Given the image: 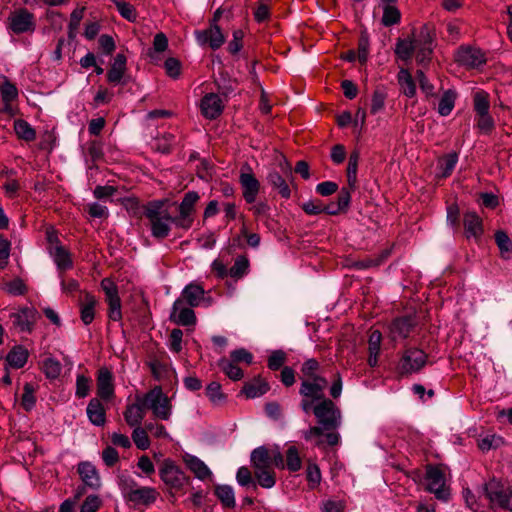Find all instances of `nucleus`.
Here are the masks:
<instances>
[{
	"instance_id": "obj_1",
	"label": "nucleus",
	"mask_w": 512,
	"mask_h": 512,
	"mask_svg": "<svg viewBox=\"0 0 512 512\" xmlns=\"http://www.w3.org/2000/svg\"><path fill=\"white\" fill-rule=\"evenodd\" d=\"M143 214L149 220L151 234L154 238L164 239L169 235L172 216L167 209H164L163 202H149L144 207Z\"/></svg>"
},
{
	"instance_id": "obj_2",
	"label": "nucleus",
	"mask_w": 512,
	"mask_h": 512,
	"mask_svg": "<svg viewBox=\"0 0 512 512\" xmlns=\"http://www.w3.org/2000/svg\"><path fill=\"white\" fill-rule=\"evenodd\" d=\"M159 476L172 497L180 492L185 493V487L191 483L190 477L170 459H165L162 462L159 468Z\"/></svg>"
},
{
	"instance_id": "obj_3",
	"label": "nucleus",
	"mask_w": 512,
	"mask_h": 512,
	"mask_svg": "<svg viewBox=\"0 0 512 512\" xmlns=\"http://www.w3.org/2000/svg\"><path fill=\"white\" fill-rule=\"evenodd\" d=\"M311 411L324 431L336 430L341 425V411L331 399H322Z\"/></svg>"
},
{
	"instance_id": "obj_4",
	"label": "nucleus",
	"mask_w": 512,
	"mask_h": 512,
	"mask_svg": "<svg viewBox=\"0 0 512 512\" xmlns=\"http://www.w3.org/2000/svg\"><path fill=\"white\" fill-rule=\"evenodd\" d=\"M146 409H150L155 418L168 420L171 416V401L163 393L161 386H155L141 397Z\"/></svg>"
},
{
	"instance_id": "obj_5",
	"label": "nucleus",
	"mask_w": 512,
	"mask_h": 512,
	"mask_svg": "<svg viewBox=\"0 0 512 512\" xmlns=\"http://www.w3.org/2000/svg\"><path fill=\"white\" fill-rule=\"evenodd\" d=\"M484 490L493 508L512 512V487L492 479L486 483Z\"/></svg>"
},
{
	"instance_id": "obj_6",
	"label": "nucleus",
	"mask_w": 512,
	"mask_h": 512,
	"mask_svg": "<svg viewBox=\"0 0 512 512\" xmlns=\"http://www.w3.org/2000/svg\"><path fill=\"white\" fill-rule=\"evenodd\" d=\"M427 363L426 353L418 348H407L403 351L397 370L401 376L419 372Z\"/></svg>"
},
{
	"instance_id": "obj_7",
	"label": "nucleus",
	"mask_w": 512,
	"mask_h": 512,
	"mask_svg": "<svg viewBox=\"0 0 512 512\" xmlns=\"http://www.w3.org/2000/svg\"><path fill=\"white\" fill-rule=\"evenodd\" d=\"M101 288L108 304L109 319L116 322L120 321L122 319V305L117 285L110 278H104L101 281Z\"/></svg>"
},
{
	"instance_id": "obj_8",
	"label": "nucleus",
	"mask_w": 512,
	"mask_h": 512,
	"mask_svg": "<svg viewBox=\"0 0 512 512\" xmlns=\"http://www.w3.org/2000/svg\"><path fill=\"white\" fill-rule=\"evenodd\" d=\"M424 481L427 491L433 493L438 500L446 501L448 493L444 489L445 475L440 468L428 465L426 467Z\"/></svg>"
},
{
	"instance_id": "obj_9",
	"label": "nucleus",
	"mask_w": 512,
	"mask_h": 512,
	"mask_svg": "<svg viewBox=\"0 0 512 512\" xmlns=\"http://www.w3.org/2000/svg\"><path fill=\"white\" fill-rule=\"evenodd\" d=\"M239 183L244 200L249 204L254 203L260 191V182L248 164L243 165L241 168Z\"/></svg>"
},
{
	"instance_id": "obj_10",
	"label": "nucleus",
	"mask_w": 512,
	"mask_h": 512,
	"mask_svg": "<svg viewBox=\"0 0 512 512\" xmlns=\"http://www.w3.org/2000/svg\"><path fill=\"white\" fill-rule=\"evenodd\" d=\"M8 27L15 34L33 32L36 27L35 17L25 8L13 11L8 18Z\"/></svg>"
},
{
	"instance_id": "obj_11",
	"label": "nucleus",
	"mask_w": 512,
	"mask_h": 512,
	"mask_svg": "<svg viewBox=\"0 0 512 512\" xmlns=\"http://www.w3.org/2000/svg\"><path fill=\"white\" fill-rule=\"evenodd\" d=\"M455 61L467 68H479L486 63L485 54L477 47L463 45L455 52Z\"/></svg>"
},
{
	"instance_id": "obj_12",
	"label": "nucleus",
	"mask_w": 512,
	"mask_h": 512,
	"mask_svg": "<svg viewBox=\"0 0 512 512\" xmlns=\"http://www.w3.org/2000/svg\"><path fill=\"white\" fill-rule=\"evenodd\" d=\"M299 394L302 396L300 406L305 413H309L315 402H320L324 397V392L321 391L317 384H314L309 379H301V386Z\"/></svg>"
},
{
	"instance_id": "obj_13",
	"label": "nucleus",
	"mask_w": 512,
	"mask_h": 512,
	"mask_svg": "<svg viewBox=\"0 0 512 512\" xmlns=\"http://www.w3.org/2000/svg\"><path fill=\"white\" fill-rule=\"evenodd\" d=\"M37 310L33 307H23L9 315L12 326L20 332L30 333L37 319Z\"/></svg>"
},
{
	"instance_id": "obj_14",
	"label": "nucleus",
	"mask_w": 512,
	"mask_h": 512,
	"mask_svg": "<svg viewBox=\"0 0 512 512\" xmlns=\"http://www.w3.org/2000/svg\"><path fill=\"white\" fill-rule=\"evenodd\" d=\"M195 37L199 45H208L212 50L219 49L225 42V36L218 24H210L207 29L195 31Z\"/></svg>"
},
{
	"instance_id": "obj_15",
	"label": "nucleus",
	"mask_w": 512,
	"mask_h": 512,
	"mask_svg": "<svg viewBox=\"0 0 512 512\" xmlns=\"http://www.w3.org/2000/svg\"><path fill=\"white\" fill-rule=\"evenodd\" d=\"M464 235L467 240L480 243L484 234V226L481 217L475 212H468L463 216Z\"/></svg>"
},
{
	"instance_id": "obj_16",
	"label": "nucleus",
	"mask_w": 512,
	"mask_h": 512,
	"mask_svg": "<svg viewBox=\"0 0 512 512\" xmlns=\"http://www.w3.org/2000/svg\"><path fill=\"white\" fill-rule=\"evenodd\" d=\"M418 325V320L415 315H405L396 318L390 326V332L394 340L401 338L405 339L410 336Z\"/></svg>"
},
{
	"instance_id": "obj_17",
	"label": "nucleus",
	"mask_w": 512,
	"mask_h": 512,
	"mask_svg": "<svg viewBox=\"0 0 512 512\" xmlns=\"http://www.w3.org/2000/svg\"><path fill=\"white\" fill-rule=\"evenodd\" d=\"M113 375L106 368H100L97 375V398L103 401H110L114 397Z\"/></svg>"
},
{
	"instance_id": "obj_18",
	"label": "nucleus",
	"mask_w": 512,
	"mask_h": 512,
	"mask_svg": "<svg viewBox=\"0 0 512 512\" xmlns=\"http://www.w3.org/2000/svg\"><path fill=\"white\" fill-rule=\"evenodd\" d=\"M158 497L159 492L154 487L138 486L126 501L134 505L150 506Z\"/></svg>"
},
{
	"instance_id": "obj_19",
	"label": "nucleus",
	"mask_w": 512,
	"mask_h": 512,
	"mask_svg": "<svg viewBox=\"0 0 512 512\" xmlns=\"http://www.w3.org/2000/svg\"><path fill=\"white\" fill-rule=\"evenodd\" d=\"M223 108V102L217 94H206L201 100V111L207 119L217 118L222 113Z\"/></svg>"
},
{
	"instance_id": "obj_20",
	"label": "nucleus",
	"mask_w": 512,
	"mask_h": 512,
	"mask_svg": "<svg viewBox=\"0 0 512 512\" xmlns=\"http://www.w3.org/2000/svg\"><path fill=\"white\" fill-rule=\"evenodd\" d=\"M171 320L178 325L189 326L196 322V316L191 308L183 307V300L177 299L172 308Z\"/></svg>"
},
{
	"instance_id": "obj_21",
	"label": "nucleus",
	"mask_w": 512,
	"mask_h": 512,
	"mask_svg": "<svg viewBox=\"0 0 512 512\" xmlns=\"http://www.w3.org/2000/svg\"><path fill=\"white\" fill-rule=\"evenodd\" d=\"M145 410L146 407L142 398L137 396L135 403L127 405L123 413L126 423L130 427L140 426L142 420L145 417Z\"/></svg>"
},
{
	"instance_id": "obj_22",
	"label": "nucleus",
	"mask_w": 512,
	"mask_h": 512,
	"mask_svg": "<svg viewBox=\"0 0 512 512\" xmlns=\"http://www.w3.org/2000/svg\"><path fill=\"white\" fill-rule=\"evenodd\" d=\"M83 483L91 489H98L101 486L99 472L90 462H81L77 469Z\"/></svg>"
},
{
	"instance_id": "obj_23",
	"label": "nucleus",
	"mask_w": 512,
	"mask_h": 512,
	"mask_svg": "<svg viewBox=\"0 0 512 512\" xmlns=\"http://www.w3.org/2000/svg\"><path fill=\"white\" fill-rule=\"evenodd\" d=\"M87 416L89 421L95 426H104L106 423V409L101 403V399L92 398L87 405Z\"/></svg>"
},
{
	"instance_id": "obj_24",
	"label": "nucleus",
	"mask_w": 512,
	"mask_h": 512,
	"mask_svg": "<svg viewBox=\"0 0 512 512\" xmlns=\"http://www.w3.org/2000/svg\"><path fill=\"white\" fill-rule=\"evenodd\" d=\"M49 241L52 243L55 241L57 244L54 247L53 251H51V255L56 263L58 269L67 270L72 268L73 261L71 259V254L68 250H66L62 245L58 243L57 237L53 238L52 236L48 237Z\"/></svg>"
},
{
	"instance_id": "obj_25",
	"label": "nucleus",
	"mask_w": 512,
	"mask_h": 512,
	"mask_svg": "<svg viewBox=\"0 0 512 512\" xmlns=\"http://www.w3.org/2000/svg\"><path fill=\"white\" fill-rule=\"evenodd\" d=\"M126 71V57L123 54H117L110 69L107 72V80L110 84H120Z\"/></svg>"
},
{
	"instance_id": "obj_26",
	"label": "nucleus",
	"mask_w": 512,
	"mask_h": 512,
	"mask_svg": "<svg viewBox=\"0 0 512 512\" xmlns=\"http://www.w3.org/2000/svg\"><path fill=\"white\" fill-rule=\"evenodd\" d=\"M184 462L188 469L194 473L195 477L200 480H205L212 475V472L207 465L194 455H185Z\"/></svg>"
},
{
	"instance_id": "obj_27",
	"label": "nucleus",
	"mask_w": 512,
	"mask_h": 512,
	"mask_svg": "<svg viewBox=\"0 0 512 512\" xmlns=\"http://www.w3.org/2000/svg\"><path fill=\"white\" fill-rule=\"evenodd\" d=\"M97 300L91 293L86 292L83 301L80 302V318L85 325L93 322Z\"/></svg>"
},
{
	"instance_id": "obj_28",
	"label": "nucleus",
	"mask_w": 512,
	"mask_h": 512,
	"mask_svg": "<svg viewBox=\"0 0 512 512\" xmlns=\"http://www.w3.org/2000/svg\"><path fill=\"white\" fill-rule=\"evenodd\" d=\"M204 293L202 286L191 283L183 289L180 299L191 307H197L203 300Z\"/></svg>"
},
{
	"instance_id": "obj_29",
	"label": "nucleus",
	"mask_w": 512,
	"mask_h": 512,
	"mask_svg": "<svg viewBox=\"0 0 512 512\" xmlns=\"http://www.w3.org/2000/svg\"><path fill=\"white\" fill-rule=\"evenodd\" d=\"M268 390L269 384L261 378H256L245 383L242 393H244L247 398H256L264 395Z\"/></svg>"
},
{
	"instance_id": "obj_30",
	"label": "nucleus",
	"mask_w": 512,
	"mask_h": 512,
	"mask_svg": "<svg viewBox=\"0 0 512 512\" xmlns=\"http://www.w3.org/2000/svg\"><path fill=\"white\" fill-rule=\"evenodd\" d=\"M268 183L276 189L282 198L288 199L291 196V189L287 180L277 171H272L267 176Z\"/></svg>"
},
{
	"instance_id": "obj_31",
	"label": "nucleus",
	"mask_w": 512,
	"mask_h": 512,
	"mask_svg": "<svg viewBox=\"0 0 512 512\" xmlns=\"http://www.w3.org/2000/svg\"><path fill=\"white\" fill-rule=\"evenodd\" d=\"M28 351L22 346H15L6 356L7 363L15 368H22L28 360Z\"/></svg>"
},
{
	"instance_id": "obj_32",
	"label": "nucleus",
	"mask_w": 512,
	"mask_h": 512,
	"mask_svg": "<svg viewBox=\"0 0 512 512\" xmlns=\"http://www.w3.org/2000/svg\"><path fill=\"white\" fill-rule=\"evenodd\" d=\"M397 78L403 94L410 98L415 96L416 85L410 72L407 69L401 68Z\"/></svg>"
},
{
	"instance_id": "obj_33",
	"label": "nucleus",
	"mask_w": 512,
	"mask_h": 512,
	"mask_svg": "<svg viewBox=\"0 0 512 512\" xmlns=\"http://www.w3.org/2000/svg\"><path fill=\"white\" fill-rule=\"evenodd\" d=\"M495 243L500 251V256L503 259H510L512 255V240L508 234L503 230H497L494 234Z\"/></svg>"
},
{
	"instance_id": "obj_34",
	"label": "nucleus",
	"mask_w": 512,
	"mask_h": 512,
	"mask_svg": "<svg viewBox=\"0 0 512 512\" xmlns=\"http://www.w3.org/2000/svg\"><path fill=\"white\" fill-rule=\"evenodd\" d=\"M394 51L399 59L408 62L412 59V55L415 52V43L413 39L409 40L398 38Z\"/></svg>"
},
{
	"instance_id": "obj_35",
	"label": "nucleus",
	"mask_w": 512,
	"mask_h": 512,
	"mask_svg": "<svg viewBox=\"0 0 512 512\" xmlns=\"http://www.w3.org/2000/svg\"><path fill=\"white\" fill-rule=\"evenodd\" d=\"M117 484L125 500H127L130 494L135 491V488L139 486L128 472L120 473L117 476Z\"/></svg>"
},
{
	"instance_id": "obj_36",
	"label": "nucleus",
	"mask_w": 512,
	"mask_h": 512,
	"mask_svg": "<svg viewBox=\"0 0 512 512\" xmlns=\"http://www.w3.org/2000/svg\"><path fill=\"white\" fill-rule=\"evenodd\" d=\"M251 463L253 468L271 467V453L264 447H258L251 453Z\"/></svg>"
},
{
	"instance_id": "obj_37",
	"label": "nucleus",
	"mask_w": 512,
	"mask_h": 512,
	"mask_svg": "<svg viewBox=\"0 0 512 512\" xmlns=\"http://www.w3.org/2000/svg\"><path fill=\"white\" fill-rule=\"evenodd\" d=\"M254 476L258 484L265 489L272 488L276 483L275 472L271 467L254 468Z\"/></svg>"
},
{
	"instance_id": "obj_38",
	"label": "nucleus",
	"mask_w": 512,
	"mask_h": 512,
	"mask_svg": "<svg viewBox=\"0 0 512 512\" xmlns=\"http://www.w3.org/2000/svg\"><path fill=\"white\" fill-rule=\"evenodd\" d=\"M14 131L19 139L26 142H31L36 139L35 129L23 119H17L14 121Z\"/></svg>"
},
{
	"instance_id": "obj_39",
	"label": "nucleus",
	"mask_w": 512,
	"mask_h": 512,
	"mask_svg": "<svg viewBox=\"0 0 512 512\" xmlns=\"http://www.w3.org/2000/svg\"><path fill=\"white\" fill-rule=\"evenodd\" d=\"M215 495L225 508H234L236 505L233 488L229 485H217Z\"/></svg>"
},
{
	"instance_id": "obj_40",
	"label": "nucleus",
	"mask_w": 512,
	"mask_h": 512,
	"mask_svg": "<svg viewBox=\"0 0 512 512\" xmlns=\"http://www.w3.org/2000/svg\"><path fill=\"white\" fill-rule=\"evenodd\" d=\"M285 468L297 472L302 468V459L296 446H289L285 452Z\"/></svg>"
},
{
	"instance_id": "obj_41",
	"label": "nucleus",
	"mask_w": 512,
	"mask_h": 512,
	"mask_svg": "<svg viewBox=\"0 0 512 512\" xmlns=\"http://www.w3.org/2000/svg\"><path fill=\"white\" fill-rule=\"evenodd\" d=\"M389 255L390 252L388 250H383L381 253L377 255L367 256L361 260H358L357 262H355V267L358 269L378 267L386 261Z\"/></svg>"
},
{
	"instance_id": "obj_42",
	"label": "nucleus",
	"mask_w": 512,
	"mask_h": 512,
	"mask_svg": "<svg viewBox=\"0 0 512 512\" xmlns=\"http://www.w3.org/2000/svg\"><path fill=\"white\" fill-rule=\"evenodd\" d=\"M0 93L6 105L18 97L17 87L5 76L0 78Z\"/></svg>"
},
{
	"instance_id": "obj_43",
	"label": "nucleus",
	"mask_w": 512,
	"mask_h": 512,
	"mask_svg": "<svg viewBox=\"0 0 512 512\" xmlns=\"http://www.w3.org/2000/svg\"><path fill=\"white\" fill-rule=\"evenodd\" d=\"M218 366L221 370L233 381H238L243 378V371L233 361L222 358L218 362Z\"/></svg>"
},
{
	"instance_id": "obj_44",
	"label": "nucleus",
	"mask_w": 512,
	"mask_h": 512,
	"mask_svg": "<svg viewBox=\"0 0 512 512\" xmlns=\"http://www.w3.org/2000/svg\"><path fill=\"white\" fill-rule=\"evenodd\" d=\"M205 394L213 405H220L226 400V395L222 392L221 384L216 381H212L207 385Z\"/></svg>"
},
{
	"instance_id": "obj_45",
	"label": "nucleus",
	"mask_w": 512,
	"mask_h": 512,
	"mask_svg": "<svg viewBox=\"0 0 512 512\" xmlns=\"http://www.w3.org/2000/svg\"><path fill=\"white\" fill-rule=\"evenodd\" d=\"M401 20V12L395 5H384L381 22L385 27L396 25Z\"/></svg>"
},
{
	"instance_id": "obj_46",
	"label": "nucleus",
	"mask_w": 512,
	"mask_h": 512,
	"mask_svg": "<svg viewBox=\"0 0 512 512\" xmlns=\"http://www.w3.org/2000/svg\"><path fill=\"white\" fill-rule=\"evenodd\" d=\"M473 105L476 116L489 113V94L484 90L477 91L473 96Z\"/></svg>"
},
{
	"instance_id": "obj_47",
	"label": "nucleus",
	"mask_w": 512,
	"mask_h": 512,
	"mask_svg": "<svg viewBox=\"0 0 512 512\" xmlns=\"http://www.w3.org/2000/svg\"><path fill=\"white\" fill-rule=\"evenodd\" d=\"M359 152L353 151L348 160V166H347V184L352 187L356 188L357 183V169H358V162H359Z\"/></svg>"
},
{
	"instance_id": "obj_48",
	"label": "nucleus",
	"mask_w": 512,
	"mask_h": 512,
	"mask_svg": "<svg viewBox=\"0 0 512 512\" xmlns=\"http://www.w3.org/2000/svg\"><path fill=\"white\" fill-rule=\"evenodd\" d=\"M175 144V136L171 133H164L154 139V148L163 153L169 154Z\"/></svg>"
},
{
	"instance_id": "obj_49",
	"label": "nucleus",
	"mask_w": 512,
	"mask_h": 512,
	"mask_svg": "<svg viewBox=\"0 0 512 512\" xmlns=\"http://www.w3.org/2000/svg\"><path fill=\"white\" fill-rule=\"evenodd\" d=\"M413 41L415 46H430L432 47L434 41V31L428 25L420 28L419 32L414 36Z\"/></svg>"
},
{
	"instance_id": "obj_50",
	"label": "nucleus",
	"mask_w": 512,
	"mask_h": 512,
	"mask_svg": "<svg viewBox=\"0 0 512 512\" xmlns=\"http://www.w3.org/2000/svg\"><path fill=\"white\" fill-rule=\"evenodd\" d=\"M42 369L47 378L56 379L61 374L62 366L58 360L49 357L43 361Z\"/></svg>"
},
{
	"instance_id": "obj_51",
	"label": "nucleus",
	"mask_w": 512,
	"mask_h": 512,
	"mask_svg": "<svg viewBox=\"0 0 512 512\" xmlns=\"http://www.w3.org/2000/svg\"><path fill=\"white\" fill-rule=\"evenodd\" d=\"M114 4L119 12V14L129 22H136L137 20V11L135 7L125 1L122 0H114Z\"/></svg>"
},
{
	"instance_id": "obj_52",
	"label": "nucleus",
	"mask_w": 512,
	"mask_h": 512,
	"mask_svg": "<svg viewBox=\"0 0 512 512\" xmlns=\"http://www.w3.org/2000/svg\"><path fill=\"white\" fill-rule=\"evenodd\" d=\"M249 268V260L245 256H238L229 269V276L235 279H239L247 274Z\"/></svg>"
},
{
	"instance_id": "obj_53",
	"label": "nucleus",
	"mask_w": 512,
	"mask_h": 512,
	"mask_svg": "<svg viewBox=\"0 0 512 512\" xmlns=\"http://www.w3.org/2000/svg\"><path fill=\"white\" fill-rule=\"evenodd\" d=\"M306 479L310 489H314L320 484L322 476L320 468L316 463L311 461L308 462L306 468Z\"/></svg>"
},
{
	"instance_id": "obj_54",
	"label": "nucleus",
	"mask_w": 512,
	"mask_h": 512,
	"mask_svg": "<svg viewBox=\"0 0 512 512\" xmlns=\"http://www.w3.org/2000/svg\"><path fill=\"white\" fill-rule=\"evenodd\" d=\"M147 429L137 426L132 432V439L136 447L140 450H147L150 447V440L147 434Z\"/></svg>"
},
{
	"instance_id": "obj_55",
	"label": "nucleus",
	"mask_w": 512,
	"mask_h": 512,
	"mask_svg": "<svg viewBox=\"0 0 512 512\" xmlns=\"http://www.w3.org/2000/svg\"><path fill=\"white\" fill-rule=\"evenodd\" d=\"M199 200V195L195 191H189L187 192L180 205H179V212H183L184 214H189L192 216L194 212V206Z\"/></svg>"
},
{
	"instance_id": "obj_56",
	"label": "nucleus",
	"mask_w": 512,
	"mask_h": 512,
	"mask_svg": "<svg viewBox=\"0 0 512 512\" xmlns=\"http://www.w3.org/2000/svg\"><path fill=\"white\" fill-rule=\"evenodd\" d=\"M476 126L483 134H490L495 127V122L489 113L476 116Z\"/></svg>"
},
{
	"instance_id": "obj_57",
	"label": "nucleus",
	"mask_w": 512,
	"mask_h": 512,
	"mask_svg": "<svg viewBox=\"0 0 512 512\" xmlns=\"http://www.w3.org/2000/svg\"><path fill=\"white\" fill-rule=\"evenodd\" d=\"M254 19L258 23H263L265 21H268L270 19L271 13H270V0H260L259 5L255 9L254 13Z\"/></svg>"
},
{
	"instance_id": "obj_58",
	"label": "nucleus",
	"mask_w": 512,
	"mask_h": 512,
	"mask_svg": "<svg viewBox=\"0 0 512 512\" xmlns=\"http://www.w3.org/2000/svg\"><path fill=\"white\" fill-rule=\"evenodd\" d=\"M319 369H320V363L316 359H314V358L308 359L301 366L300 371H301L302 377H300V378L301 379H310L311 377H313L317 374Z\"/></svg>"
},
{
	"instance_id": "obj_59",
	"label": "nucleus",
	"mask_w": 512,
	"mask_h": 512,
	"mask_svg": "<svg viewBox=\"0 0 512 512\" xmlns=\"http://www.w3.org/2000/svg\"><path fill=\"white\" fill-rule=\"evenodd\" d=\"M91 387V379L85 375H77L76 378V391L77 398H84L88 396Z\"/></svg>"
},
{
	"instance_id": "obj_60",
	"label": "nucleus",
	"mask_w": 512,
	"mask_h": 512,
	"mask_svg": "<svg viewBox=\"0 0 512 512\" xmlns=\"http://www.w3.org/2000/svg\"><path fill=\"white\" fill-rule=\"evenodd\" d=\"M502 443V437L492 434L482 438L478 443V447L482 451H489L490 449L498 448Z\"/></svg>"
},
{
	"instance_id": "obj_61",
	"label": "nucleus",
	"mask_w": 512,
	"mask_h": 512,
	"mask_svg": "<svg viewBox=\"0 0 512 512\" xmlns=\"http://www.w3.org/2000/svg\"><path fill=\"white\" fill-rule=\"evenodd\" d=\"M23 390L21 405L26 411H30L36 402L33 386L29 383H26Z\"/></svg>"
},
{
	"instance_id": "obj_62",
	"label": "nucleus",
	"mask_w": 512,
	"mask_h": 512,
	"mask_svg": "<svg viewBox=\"0 0 512 512\" xmlns=\"http://www.w3.org/2000/svg\"><path fill=\"white\" fill-rule=\"evenodd\" d=\"M286 361V353L282 350H275L268 358L267 366L271 370H278Z\"/></svg>"
},
{
	"instance_id": "obj_63",
	"label": "nucleus",
	"mask_w": 512,
	"mask_h": 512,
	"mask_svg": "<svg viewBox=\"0 0 512 512\" xmlns=\"http://www.w3.org/2000/svg\"><path fill=\"white\" fill-rule=\"evenodd\" d=\"M236 479L238 484L243 487L252 485L254 490L257 489L256 483L253 482L251 471L245 466L238 469Z\"/></svg>"
},
{
	"instance_id": "obj_64",
	"label": "nucleus",
	"mask_w": 512,
	"mask_h": 512,
	"mask_svg": "<svg viewBox=\"0 0 512 512\" xmlns=\"http://www.w3.org/2000/svg\"><path fill=\"white\" fill-rule=\"evenodd\" d=\"M101 506V499L97 495H89L81 505L80 512H96Z\"/></svg>"
}]
</instances>
